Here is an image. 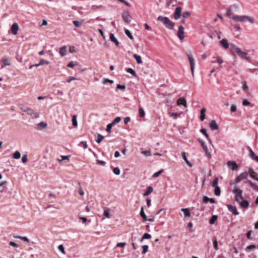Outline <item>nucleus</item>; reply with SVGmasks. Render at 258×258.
Listing matches in <instances>:
<instances>
[{
  "mask_svg": "<svg viewBox=\"0 0 258 258\" xmlns=\"http://www.w3.org/2000/svg\"><path fill=\"white\" fill-rule=\"evenodd\" d=\"M230 46L232 50L236 53L240 58L248 60L249 57L247 55V53L244 51H242L240 48L237 45L233 43H230Z\"/></svg>",
  "mask_w": 258,
  "mask_h": 258,
  "instance_id": "1",
  "label": "nucleus"
},
{
  "mask_svg": "<svg viewBox=\"0 0 258 258\" xmlns=\"http://www.w3.org/2000/svg\"><path fill=\"white\" fill-rule=\"evenodd\" d=\"M158 20L162 22L168 29L173 30L174 27V23L172 22L168 17L159 16Z\"/></svg>",
  "mask_w": 258,
  "mask_h": 258,
  "instance_id": "2",
  "label": "nucleus"
},
{
  "mask_svg": "<svg viewBox=\"0 0 258 258\" xmlns=\"http://www.w3.org/2000/svg\"><path fill=\"white\" fill-rule=\"evenodd\" d=\"M231 19L235 22H244L248 21L251 24H253L254 22V19L248 16H232Z\"/></svg>",
  "mask_w": 258,
  "mask_h": 258,
  "instance_id": "3",
  "label": "nucleus"
},
{
  "mask_svg": "<svg viewBox=\"0 0 258 258\" xmlns=\"http://www.w3.org/2000/svg\"><path fill=\"white\" fill-rule=\"evenodd\" d=\"M232 192L233 194L235 195V201L238 203L240 202V201L243 199L242 196L243 191L242 190L239 189L237 185L234 186Z\"/></svg>",
  "mask_w": 258,
  "mask_h": 258,
  "instance_id": "4",
  "label": "nucleus"
},
{
  "mask_svg": "<svg viewBox=\"0 0 258 258\" xmlns=\"http://www.w3.org/2000/svg\"><path fill=\"white\" fill-rule=\"evenodd\" d=\"M188 59L189 60L190 65V69L192 72V74L194 76V67H195V61L194 59L191 54L190 51H188L186 53Z\"/></svg>",
  "mask_w": 258,
  "mask_h": 258,
  "instance_id": "5",
  "label": "nucleus"
},
{
  "mask_svg": "<svg viewBox=\"0 0 258 258\" xmlns=\"http://www.w3.org/2000/svg\"><path fill=\"white\" fill-rule=\"evenodd\" d=\"M122 18L125 23H130L131 22L132 17L127 11H124L122 13Z\"/></svg>",
  "mask_w": 258,
  "mask_h": 258,
  "instance_id": "6",
  "label": "nucleus"
},
{
  "mask_svg": "<svg viewBox=\"0 0 258 258\" xmlns=\"http://www.w3.org/2000/svg\"><path fill=\"white\" fill-rule=\"evenodd\" d=\"M248 177V173L247 172H243L240 173L235 179V183H238L241 180L244 179H246Z\"/></svg>",
  "mask_w": 258,
  "mask_h": 258,
  "instance_id": "7",
  "label": "nucleus"
},
{
  "mask_svg": "<svg viewBox=\"0 0 258 258\" xmlns=\"http://www.w3.org/2000/svg\"><path fill=\"white\" fill-rule=\"evenodd\" d=\"M177 36L180 40H183L184 38V28L182 26L178 27V30L177 32Z\"/></svg>",
  "mask_w": 258,
  "mask_h": 258,
  "instance_id": "8",
  "label": "nucleus"
},
{
  "mask_svg": "<svg viewBox=\"0 0 258 258\" xmlns=\"http://www.w3.org/2000/svg\"><path fill=\"white\" fill-rule=\"evenodd\" d=\"M227 207L228 210L231 212L234 215H239V212L237 210V208L236 206H232L231 205H227Z\"/></svg>",
  "mask_w": 258,
  "mask_h": 258,
  "instance_id": "9",
  "label": "nucleus"
},
{
  "mask_svg": "<svg viewBox=\"0 0 258 258\" xmlns=\"http://www.w3.org/2000/svg\"><path fill=\"white\" fill-rule=\"evenodd\" d=\"M25 111H26V113L28 115H30L32 118H36L39 116V114L31 108Z\"/></svg>",
  "mask_w": 258,
  "mask_h": 258,
  "instance_id": "10",
  "label": "nucleus"
},
{
  "mask_svg": "<svg viewBox=\"0 0 258 258\" xmlns=\"http://www.w3.org/2000/svg\"><path fill=\"white\" fill-rule=\"evenodd\" d=\"M182 8L180 7H177L174 13V18L175 20L178 19L181 16Z\"/></svg>",
  "mask_w": 258,
  "mask_h": 258,
  "instance_id": "11",
  "label": "nucleus"
},
{
  "mask_svg": "<svg viewBox=\"0 0 258 258\" xmlns=\"http://www.w3.org/2000/svg\"><path fill=\"white\" fill-rule=\"evenodd\" d=\"M232 8H235V9H236V10H238V5H236V4H234V5H233L232 6V7L229 8H228V9L227 10L226 13V16H227L228 17H230L231 18V17L233 16V15H232L233 12H232Z\"/></svg>",
  "mask_w": 258,
  "mask_h": 258,
  "instance_id": "12",
  "label": "nucleus"
},
{
  "mask_svg": "<svg viewBox=\"0 0 258 258\" xmlns=\"http://www.w3.org/2000/svg\"><path fill=\"white\" fill-rule=\"evenodd\" d=\"M227 164L228 167L229 168H231L232 170H236L238 168L237 165L234 161H228Z\"/></svg>",
  "mask_w": 258,
  "mask_h": 258,
  "instance_id": "13",
  "label": "nucleus"
},
{
  "mask_svg": "<svg viewBox=\"0 0 258 258\" xmlns=\"http://www.w3.org/2000/svg\"><path fill=\"white\" fill-rule=\"evenodd\" d=\"M177 105H182L185 108H186L187 107V103H186V100L183 97L179 98L177 100Z\"/></svg>",
  "mask_w": 258,
  "mask_h": 258,
  "instance_id": "14",
  "label": "nucleus"
},
{
  "mask_svg": "<svg viewBox=\"0 0 258 258\" xmlns=\"http://www.w3.org/2000/svg\"><path fill=\"white\" fill-rule=\"evenodd\" d=\"M18 29L19 26L16 23H14L11 28L12 33L14 35H16L17 34Z\"/></svg>",
  "mask_w": 258,
  "mask_h": 258,
  "instance_id": "15",
  "label": "nucleus"
},
{
  "mask_svg": "<svg viewBox=\"0 0 258 258\" xmlns=\"http://www.w3.org/2000/svg\"><path fill=\"white\" fill-rule=\"evenodd\" d=\"M248 174H249L251 177L258 181V177L257 176V174H256V173L254 172L252 168L249 169Z\"/></svg>",
  "mask_w": 258,
  "mask_h": 258,
  "instance_id": "16",
  "label": "nucleus"
},
{
  "mask_svg": "<svg viewBox=\"0 0 258 258\" xmlns=\"http://www.w3.org/2000/svg\"><path fill=\"white\" fill-rule=\"evenodd\" d=\"M249 155L252 160L258 163V156L255 155L253 151L250 148H249Z\"/></svg>",
  "mask_w": 258,
  "mask_h": 258,
  "instance_id": "17",
  "label": "nucleus"
},
{
  "mask_svg": "<svg viewBox=\"0 0 258 258\" xmlns=\"http://www.w3.org/2000/svg\"><path fill=\"white\" fill-rule=\"evenodd\" d=\"M209 126L211 130H216L218 129V125L215 120H212L209 123Z\"/></svg>",
  "mask_w": 258,
  "mask_h": 258,
  "instance_id": "18",
  "label": "nucleus"
},
{
  "mask_svg": "<svg viewBox=\"0 0 258 258\" xmlns=\"http://www.w3.org/2000/svg\"><path fill=\"white\" fill-rule=\"evenodd\" d=\"M220 43L225 49H228L230 46V44H229L227 40L224 38L222 39L220 41Z\"/></svg>",
  "mask_w": 258,
  "mask_h": 258,
  "instance_id": "19",
  "label": "nucleus"
},
{
  "mask_svg": "<svg viewBox=\"0 0 258 258\" xmlns=\"http://www.w3.org/2000/svg\"><path fill=\"white\" fill-rule=\"evenodd\" d=\"M109 38L111 41L115 43L116 46H118L119 42L117 39L114 36V35L113 33H110L109 34Z\"/></svg>",
  "mask_w": 258,
  "mask_h": 258,
  "instance_id": "20",
  "label": "nucleus"
},
{
  "mask_svg": "<svg viewBox=\"0 0 258 258\" xmlns=\"http://www.w3.org/2000/svg\"><path fill=\"white\" fill-rule=\"evenodd\" d=\"M210 202L211 203H215V200L213 198H210L208 197L207 196H204L203 199V203L206 204L208 203V202Z\"/></svg>",
  "mask_w": 258,
  "mask_h": 258,
  "instance_id": "21",
  "label": "nucleus"
},
{
  "mask_svg": "<svg viewBox=\"0 0 258 258\" xmlns=\"http://www.w3.org/2000/svg\"><path fill=\"white\" fill-rule=\"evenodd\" d=\"M240 206L244 208L247 209L249 206V202L246 200L243 199L239 202Z\"/></svg>",
  "mask_w": 258,
  "mask_h": 258,
  "instance_id": "22",
  "label": "nucleus"
},
{
  "mask_svg": "<svg viewBox=\"0 0 258 258\" xmlns=\"http://www.w3.org/2000/svg\"><path fill=\"white\" fill-rule=\"evenodd\" d=\"M181 156L183 159V160L185 161V162H186V163L187 164V165L188 166H189V167H192V164H191L189 161L188 160L186 156V153L185 152H182L181 153Z\"/></svg>",
  "mask_w": 258,
  "mask_h": 258,
  "instance_id": "23",
  "label": "nucleus"
},
{
  "mask_svg": "<svg viewBox=\"0 0 258 258\" xmlns=\"http://www.w3.org/2000/svg\"><path fill=\"white\" fill-rule=\"evenodd\" d=\"M248 183L250 185V186L251 187V188L254 190H256L257 191H258V185H256L255 184H254V183H253L250 180H248L247 181H245L244 183Z\"/></svg>",
  "mask_w": 258,
  "mask_h": 258,
  "instance_id": "24",
  "label": "nucleus"
},
{
  "mask_svg": "<svg viewBox=\"0 0 258 258\" xmlns=\"http://www.w3.org/2000/svg\"><path fill=\"white\" fill-rule=\"evenodd\" d=\"M67 51V47L66 46H63L60 48L59 52L62 56H63L66 55Z\"/></svg>",
  "mask_w": 258,
  "mask_h": 258,
  "instance_id": "25",
  "label": "nucleus"
},
{
  "mask_svg": "<svg viewBox=\"0 0 258 258\" xmlns=\"http://www.w3.org/2000/svg\"><path fill=\"white\" fill-rule=\"evenodd\" d=\"M153 191V188L152 186H149L147 187V190L146 192L143 194L144 197H146L149 195L150 194H151Z\"/></svg>",
  "mask_w": 258,
  "mask_h": 258,
  "instance_id": "26",
  "label": "nucleus"
},
{
  "mask_svg": "<svg viewBox=\"0 0 258 258\" xmlns=\"http://www.w3.org/2000/svg\"><path fill=\"white\" fill-rule=\"evenodd\" d=\"M205 112H206V108H202V109L201 110V115H200V119L202 120V121H204V119H205Z\"/></svg>",
  "mask_w": 258,
  "mask_h": 258,
  "instance_id": "27",
  "label": "nucleus"
},
{
  "mask_svg": "<svg viewBox=\"0 0 258 258\" xmlns=\"http://www.w3.org/2000/svg\"><path fill=\"white\" fill-rule=\"evenodd\" d=\"M181 210L184 213L185 217H188L190 216V213L188 208H182Z\"/></svg>",
  "mask_w": 258,
  "mask_h": 258,
  "instance_id": "28",
  "label": "nucleus"
},
{
  "mask_svg": "<svg viewBox=\"0 0 258 258\" xmlns=\"http://www.w3.org/2000/svg\"><path fill=\"white\" fill-rule=\"evenodd\" d=\"M140 214L141 216L143 218L144 221H147V216L144 211V209L143 207L141 208Z\"/></svg>",
  "mask_w": 258,
  "mask_h": 258,
  "instance_id": "29",
  "label": "nucleus"
},
{
  "mask_svg": "<svg viewBox=\"0 0 258 258\" xmlns=\"http://www.w3.org/2000/svg\"><path fill=\"white\" fill-rule=\"evenodd\" d=\"M133 57L136 59V60L138 64H141L142 63V60L141 56L137 55L136 54H135L133 55Z\"/></svg>",
  "mask_w": 258,
  "mask_h": 258,
  "instance_id": "30",
  "label": "nucleus"
},
{
  "mask_svg": "<svg viewBox=\"0 0 258 258\" xmlns=\"http://www.w3.org/2000/svg\"><path fill=\"white\" fill-rule=\"evenodd\" d=\"M203 147V150H204L205 152V154L209 158L211 157V153L209 152L208 151V147L207 146V145H204V146L202 147Z\"/></svg>",
  "mask_w": 258,
  "mask_h": 258,
  "instance_id": "31",
  "label": "nucleus"
},
{
  "mask_svg": "<svg viewBox=\"0 0 258 258\" xmlns=\"http://www.w3.org/2000/svg\"><path fill=\"white\" fill-rule=\"evenodd\" d=\"M13 157L14 158V159H18L19 158H20L21 157V153H20L19 151H16V152H15V153L13 154Z\"/></svg>",
  "mask_w": 258,
  "mask_h": 258,
  "instance_id": "32",
  "label": "nucleus"
},
{
  "mask_svg": "<svg viewBox=\"0 0 258 258\" xmlns=\"http://www.w3.org/2000/svg\"><path fill=\"white\" fill-rule=\"evenodd\" d=\"M218 216L217 215H213L209 221L210 224H214L215 222L217 220Z\"/></svg>",
  "mask_w": 258,
  "mask_h": 258,
  "instance_id": "33",
  "label": "nucleus"
},
{
  "mask_svg": "<svg viewBox=\"0 0 258 258\" xmlns=\"http://www.w3.org/2000/svg\"><path fill=\"white\" fill-rule=\"evenodd\" d=\"M151 238V235L149 234V233H145L142 238L141 239V242H142L143 241L144 239H150Z\"/></svg>",
  "mask_w": 258,
  "mask_h": 258,
  "instance_id": "34",
  "label": "nucleus"
},
{
  "mask_svg": "<svg viewBox=\"0 0 258 258\" xmlns=\"http://www.w3.org/2000/svg\"><path fill=\"white\" fill-rule=\"evenodd\" d=\"M139 116L141 117H143L145 116V111L144 110V109L142 107H140L139 109Z\"/></svg>",
  "mask_w": 258,
  "mask_h": 258,
  "instance_id": "35",
  "label": "nucleus"
},
{
  "mask_svg": "<svg viewBox=\"0 0 258 258\" xmlns=\"http://www.w3.org/2000/svg\"><path fill=\"white\" fill-rule=\"evenodd\" d=\"M215 190H214V194L217 196H219L221 194V190L219 186L215 187Z\"/></svg>",
  "mask_w": 258,
  "mask_h": 258,
  "instance_id": "36",
  "label": "nucleus"
},
{
  "mask_svg": "<svg viewBox=\"0 0 258 258\" xmlns=\"http://www.w3.org/2000/svg\"><path fill=\"white\" fill-rule=\"evenodd\" d=\"M104 136H103L102 135L99 134H97V138L96 140V142L97 143H100L101 141L104 139Z\"/></svg>",
  "mask_w": 258,
  "mask_h": 258,
  "instance_id": "37",
  "label": "nucleus"
},
{
  "mask_svg": "<svg viewBox=\"0 0 258 258\" xmlns=\"http://www.w3.org/2000/svg\"><path fill=\"white\" fill-rule=\"evenodd\" d=\"M72 123L73 125L74 126H77L78 125V122L77 120V116L76 115H74L72 117Z\"/></svg>",
  "mask_w": 258,
  "mask_h": 258,
  "instance_id": "38",
  "label": "nucleus"
},
{
  "mask_svg": "<svg viewBox=\"0 0 258 258\" xmlns=\"http://www.w3.org/2000/svg\"><path fill=\"white\" fill-rule=\"evenodd\" d=\"M126 71L133 75L134 76H136V73L135 71L132 68H128L126 69Z\"/></svg>",
  "mask_w": 258,
  "mask_h": 258,
  "instance_id": "39",
  "label": "nucleus"
},
{
  "mask_svg": "<svg viewBox=\"0 0 258 258\" xmlns=\"http://www.w3.org/2000/svg\"><path fill=\"white\" fill-rule=\"evenodd\" d=\"M78 63L77 61H71L68 64L67 67L69 68H73L74 66H77Z\"/></svg>",
  "mask_w": 258,
  "mask_h": 258,
  "instance_id": "40",
  "label": "nucleus"
},
{
  "mask_svg": "<svg viewBox=\"0 0 258 258\" xmlns=\"http://www.w3.org/2000/svg\"><path fill=\"white\" fill-rule=\"evenodd\" d=\"M121 120V117L119 116H117L111 122L113 125H114L115 124L119 122Z\"/></svg>",
  "mask_w": 258,
  "mask_h": 258,
  "instance_id": "41",
  "label": "nucleus"
},
{
  "mask_svg": "<svg viewBox=\"0 0 258 258\" xmlns=\"http://www.w3.org/2000/svg\"><path fill=\"white\" fill-rule=\"evenodd\" d=\"M113 126V124L112 123H109L108 124H107V127L106 129V131L108 133H110L111 132V127Z\"/></svg>",
  "mask_w": 258,
  "mask_h": 258,
  "instance_id": "42",
  "label": "nucleus"
},
{
  "mask_svg": "<svg viewBox=\"0 0 258 258\" xmlns=\"http://www.w3.org/2000/svg\"><path fill=\"white\" fill-rule=\"evenodd\" d=\"M113 173L117 175H118L120 174V171L118 167H115L113 169Z\"/></svg>",
  "mask_w": 258,
  "mask_h": 258,
  "instance_id": "43",
  "label": "nucleus"
},
{
  "mask_svg": "<svg viewBox=\"0 0 258 258\" xmlns=\"http://www.w3.org/2000/svg\"><path fill=\"white\" fill-rule=\"evenodd\" d=\"M218 177H216L215 178L213 181V182H212V186L214 187H217L218 186Z\"/></svg>",
  "mask_w": 258,
  "mask_h": 258,
  "instance_id": "44",
  "label": "nucleus"
},
{
  "mask_svg": "<svg viewBox=\"0 0 258 258\" xmlns=\"http://www.w3.org/2000/svg\"><path fill=\"white\" fill-rule=\"evenodd\" d=\"M107 83H109L110 84H112L113 83V81L112 80H109V79H107V78L103 79V80L102 81V84H105Z\"/></svg>",
  "mask_w": 258,
  "mask_h": 258,
  "instance_id": "45",
  "label": "nucleus"
},
{
  "mask_svg": "<svg viewBox=\"0 0 258 258\" xmlns=\"http://www.w3.org/2000/svg\"><path fill=\"white\" fill-rule=\"evenodd\" d=\"M163 170H159V171L157 172H155L154 173L153 175H152V177L153 178H156V177H158L160 174H161L162 172H163Z\"/></svg>",
  "mask_w": 258,
  "mask_h": 258,
  "instance_id": "46",
  "label": "nucleus"
},
{
  "mask_svg": "<svg viewBox=\"0 0 258 258\" xmlns=\"http://www.w3.org/2000/svg\"><path fill=\"white\" fill-rule=\"evenodd\" d=\"M125 34L131 39H133V35H132L131 32L127 30V29H126L125 30Z\"/></svg>",
  "mask_w": 258,
  "mask_h": 258,
  "instance_id": "47",
  "label": "nucleus"
},
{
  "mask_svg": "<svg viewBox=\"0 0 258 258\" xmlns=\"http://www.w3.org/2000/svg\"><path fill=\"white\" fill-rule=\"evenodd\" d=\"M73 23L76 27H80L82 24V22H79L78 21H74Z\"/></svg>",
  "mask_w": 258,
  "mask_h": 258,
  "instance_id": "48",
  "label": "nucleus"
},
{
  "mask_svg": "<svg viewBox=\"0 0 258 258\" xmlns=\"http://www.w3.org/2000/svg\"><path fill=\"white\" fill-rule=\"evenodd\" d=\"M103 215L108 218H109L110 214L107 208L104 209Z\"/></svg>",
  "mask_w": 258,
  "mask_h": 258,
  "instance_id": "49",
  "label": "nucleus"
},
{
  "mask_svg": "<svg viewBox=\"0 0 258 258\" xmlns=\"http://www.w3.org/2000/svg\"><path fill=\"white\" fill-rule=\"evenodd\" d=\"M255 247H256V246L254 244L249 245L246 247V250H251L255 249Z\"/></svg>",
  "mask_w": 258,
  "mask_h": 258,
  "instance_id": "50",
  "label": "nucleus"
},
{
  "mask_svg": "<svg viewBox=\"0 0 258 258\" xmlns=\"http://www.w3.org/2000/svg\"><path fill=\"white\" fill-rule=\"evenodd\" d=\"M190 15L189 12L186 11L182 13V16L183 19L186 18Z\"/></svg>",
  "mask_w": 258,
  "mask_h": 258,
  "instance_id": "51",
  "label": "nucleus"
},
{
  "mask_svg": "<svg viewBox=\"0 0 258 258\" xmlns=\"http://www.w3.org/2000/svg\"><path fill=\"white\" fill-rule=\"evenodd\" d=\"M143 250L142 251V254H145L148 250V246L147 245H144L142 246Z\"/></svg>",
  "mask_w": 258,
  "mask_h": 258,
  "instance_id": "52",
  "label": "nucleus"
},
{
  "mask_svg": "<svg viewBox=\"0 0 258 258\" xmlns=\"http://www.w3.org/2000/svg\"><path fill=\"white\" fill-rule=\"evenodd\" d=\"M142 154L146 156H150L151 155V153L150 151H144L142 152Z\"/></svg>",
  "mask_w": 258,
  "mask_h": 258,
  "instance_id": "53",
  "label": "nucleus"
},
{
  "mask_svg": "<svg viewBox=\"0 0 258 258\" xmlns=\"http://www.w3.org/2000/svg\"><path fill=\"white\" fill-rule=\"evenodd\" d=\"M49 63V62L47 60H45L43 59H41L39 61V64L43 65V64H48Z\"/></svg>",
  "mask_w": 258,
  "mask_h": 258,
  "instance_id": "54",
  "label": "nucleus"
},
{
  "mask_svg": "<svg viewBox=\"0 0 258 258\" xmlns=\"http://www.w3.org/2000/svg\"><path fill=\"white\" fill-rule=\"evenodd\" d=\"M58 249L63 253L65 254V250L63 245L60 244L58 246Z\"/></svg>",
  "mask_w": 258,
  "mask_h": 258,
  "instance_id": "55",
  "label": "nucleus"
},
{
  "mask_svg": "<svg viewBox=\"0 0 258 258\" xmlns=\"http://www.w3.org/2000/svg\"><path fill=\"white\" fill-rule=\"evenodd\" d=\"M96 163L98 165L104 166L106 164V162L99 160H96Z\"/></svg>",
  "mask_w": 258,
  "mask_h": 258,
  "instance_id": "56",
  "label": "nucleus"
},
{
  "mask_svg": "<svg viewBox=\"0 0 258 258\" xmlns=\"http://www.w3.org/2000/svg\"><path fill=\"white\" fill-rule=\"evenodd\" d=\"M2 61L5 66H10L11 64L10 62L7 58L3 59Z\"/></svg>",
  "mask_w": 258,
  "mask_h": 258,
  "instance_id": "57",
  "label": "nucleus"
},
{
  "mask_svg": "<svg viewBox=\"0 0 258 258\" xmlns=\"http://www.w3.org/2000/svg\"><path fill=\"white\" fill-rule=\"evenodd\" d=\"M38 126L42 128H45L47 126V123L42 121L38 123Z\"/></svg>",
  "mask_w": 258,
  "mask_h": 258,
  "instance_id": "58",
  "label": "nucleus"
},
{
  "mask_svg": "<svg viewBox=\"0 0 258 258\" xmlns=\"http://www.w3.org/2000/svg\"><path fill=\"white\" fill-rule=\"evenodd\" d=\"M27 155L26 154L24 155L22 157V162L23 163H25L26 162H27Z\"/></svg>",
  "mask_w": 258,
  "mask_h": 258,
  "instance_id": "59",
  "label": "nucleus"
},
{
  "mask_svg": "<svg viewBox=\"0 0 258 258\" xmlns=\"http://www.w3.org/2000/svg\"><path fill=\"white\" fill-rule=\"evenodd\" d=\"M213 245H214V249L216 250H217L218 249V242L216 239H215L213 241Z\"/></svg>",
  "mask_w": 258,
  "mask_h": 258,
  "instance_id": "60",
  "label": "nucleus"
},
{
  "mask_svg": "<svg viewBox=\"0 0 258 258\" xmlns=\"http://www.w3.org/2000/svg\"><path fill=\"white\" fill-rule=\"evenodd\" d=\"M116 89L124 90L125 89V86L118 84L117 85Z\"/></svg>",
  "mask_w": 258,
  "mask_h": 258,
  "instance_id": "61",
  "label": "nucleus"
},
{
  "mask_svg": "<svg viewBox=\"0 0 258 258\" xmlns=\"http://www.w3.org/2000/svg\"><path fill=\"white\" fill-rule=\"evenodd\" d=\"M236 109H237V107L235 105H234V104L231 105V108H230L231 112H235L236 111Z\"/></svg>",
  "mask_w": 258,
  "mask_h": 258,
  "instance_id": "62",
  "label": "nucleus"
},
{
  "mask_svg": "<svg viewBox=\"0 0 258 258\" xmlns=\"http://www.w3.org/2000/svg\"><path fill=\"white\" fill-rule=\"evenodd\" d=\"M242 84H243V86H242V89L243 90H247L248 89V86H247L246 85V82L245 81H243L242 82Z\"/></svg>",
  "mask_w": 258,
  "mask_h": 258,
  "instance_id": "63",
  "label": "nucleus"
},
{
  "mask_svg": "<svg viewBox=\"0 0 258 258\" xmlns=\"http://www.w3.org/2000/svg\"><path fill=\"white\" fill-rule=\"evenodd\" d=\"M250 104V102L247 99H244L242 101V105L243 106H247Z\"/></svg>",
  "mask_w": 258,
  "mask_h": 258,
  "instance_id": "64",
  "label": "nucleus"
}]
</instances>
